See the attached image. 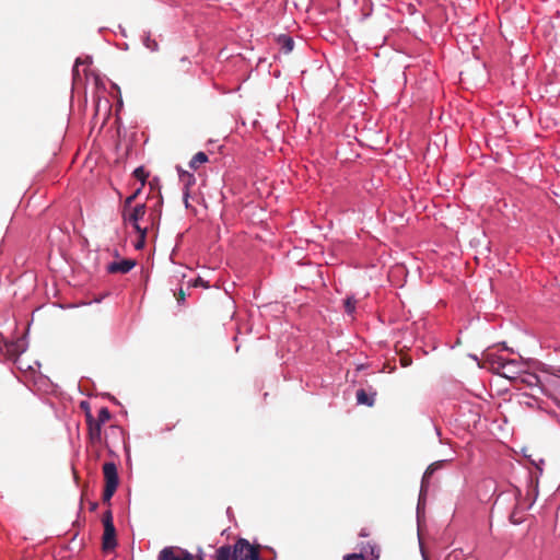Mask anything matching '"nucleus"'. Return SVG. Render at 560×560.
Listing matches in <instances>:
<instances>
[{
  "label": "nucleus",
  "mask_w": 560,
  "mask_h": 560,
  "mask_svg": "<svg viewBox=\"0 0 560 560\" xmlns=\"http://www.w3.org/2000/svg\"><path fill=\"white\" fill-rule=\"evenodd\" d=\"M214 560H260L258 545H252L246 538H237L233 544H224L215 549Z\"/></svg>",
  "instance_id": "obj_1"
},
{
  "label": "nucleus",
  "mask_w": 560,
  "mask_h": 560,
  "mask_svg": "<svg viewBox=\"0 0 560 560\" xmlns=\"http://www.w3.org/2000/svg\"><path fill=\"white\" fill-rule=\"evenodd\" d=\"M486 361L489 362L490 370L509 378L512 376L508 372L514 373L512 368L517 365L515 360H508L494 353L487 354Z\"/></svg>",
  "instance_id": "obj_2"
},
{
  "label": "nucleus",
  "mask_w": 560,
  "mask_h": 560,
  "mask_svg": "<svg viewBox=\"0 0 560 560\" xmlns=\"http://www.w3.org/2000/svg\"><path fill=\"white\" fill-rule=\"evenodd\" d=\"M448 463L447 459H441V460H436L432 464H430L423 476H422V479H421V486H420V492H419V501H418V510L420 508V504L423 502H425V498H427V493H428V490H429V479L430 477L438 470L444 468V466Z\"/></svg>",
  "instance_id": "obj_3"
},
{
  "label": "nucleus",
  "mask_w": 560,
  "mask_h": 560,
  "mask_svg": "<svg viewBox=\"0 0 560 560\" xmlns=\"http://www.w3.org/2000/svg\"><path fill=\"white\" fill-rule=\"evenodd\" d=\"M158 560H195V556L184 548L167 546L159 552Z\"/></svg>",
  "instance_id": "obj_4"
},
{
  "label": "nucleus",
  "mask_w": 560,
  "mask_h": 560,
  "mask_svg": "<svg viewBox=\"0 0 560 560\" xmlns=\"http://www.w3.org/2000/svg\"><path fill=\"white\" fill-rule=\"evenodd\" d=\"M5 354L9 360L16 362L19 357L24 353L27 349L26 337L22 336L15 340H9L4 342Z\"/></svg>",
  "instance_id": "obj_5"
},
{
  "label": "nucleus",
  "mask_w": 560,
  "mask_h": 560,
  "mask_svg": "<svg viewBox=\"0 0 560 560\" xmlns=\"http://www.w3.org/2000/svg\"><path fill=\"white\" fill-rule=\"evenodd\" d=\"M147 212L145 203L136 205L133 208L129 210H121V219L124 224H130L131 226L139 224V221L142 220Z\"/></svg>",
  "instance_id": "obj_6"
},
{
  "label": "nucleus",
  "mask_w": 560,
  "mask_h": 560,
  "mask_svg": "<svg viewBox=\"0 0 560 560\" xmlns=\"http://www.w3.org/2000/svg\"><path fill=\"white\" fill-rule=\"evenodd\" d=\"M179 182L183 185V201L185 208H190L189 197H190V187L196 184V177L192 173L182 170L177 166Z\"/></svg>",
  "instance_id": "obj_7"
},
{
  "label": "nucleus",
  "mask_w": 560,
  "mask_h": 560,
  "mask_svg": "<svg viewBox=\"0 0 560 560\" xmlns=\"http://www.w3.org/2000/svg\"><path fill=\"white\" fill-rule=\"evenodd\" d=\"M137 266V260L132 258H124L118 261H112L106 266V271L109 275L121 273L126 275Z\"/></svg>",
  "instance_id": "obj_8"
},
{
  "label": "nucleus",
  "mask_w": 560,
  "mask_h": 560,
  "mask_svg": "<svg viewBox=\"0 0 560 560\" xmlns=\"http://www.w3.org/2000/svg\"><path fill=\"white\" fill-rule=\"evenodd\" d=\"M124 431L119 425H109L105 431L104 436V446L108 450L110 454H113L112 446L116 442L122 441Z\"/></svg>",
  "instance_id": "obj_9"
},
{
  "label": "nucleus",
  "mask_w": 560,
  "mask_h": 560,
  "mask_svg": "<svg viewBox=\"0 0 560 560\" xmlns=\"http://www.w3.org/2000/svg\"><path fill=\"white\" fill-rule=\"evenodd\" d=\"M103 474L105 486L117 489L119 485V477L116 464L114 462H106L103 465Z\"/></svg>",
  "instance_id": "obj_10"
},
{
  "label": "nucleus",
  "mask_w": 560,
  "mask_h": 560,
  "mask_svg": "<svg viewBox=\"0 0 560 560\" xmlns=\"http://www.w3.org/2000/svg\"><path fill=\"white\" fill-rule=\"evenodd\" d=\"M366 560H380L381 547L375 541L360 544V552Z\"/></svg>",
  "instance_id": "obj_11"
},
{
  "label": "nucleus",
  "mask_w": 560,
  "mask_h": 560,
  "mask_svg": "<svg viewBox=\"0 0 560 560\" xmlns=\"http://www.w3.org/2000/svg\"><path fill=\"white\" fill-rule=\"evenodd\" d=\"M377 393L376 389L372 386L369 387V389L360 388L357 390L355 397L357 402L359 405H365L368 407H372L375 404V397Z\"/></svg>",
  "instance_id": "obj_12"
},
{
  "label": "nucleus",
  "mask_w": 560,
  "mask_h": 560,
  "mask_svg": "<svg viewBox=\"0 0 560 560\" xmlns=\"http://www.w3.org/2000/svg\"><path fill=\"white\" fill-rule=\"evenodd\" d=\"M117 546L115 526L104 527L102 548L105 552L114 550Z\"/></svg>",
  "instance_id": "obj_13"
},
{
  "label": "nucleus",
  "mask_w": 560,
  "mask_h": 560,
  "mask_svg": "<svg viewBox=\"0 0 560 560\" xmlns=\"http://www.w3.org/2000/svg\"><path fill=\"white\" fill-rule=\"evenodd\" d=\"M88 425V435L89 440L92 444H103L104 439L102 438V427L100 423H95V419L91 421V423H86Z\"/></svg>",
  "instance_id": "obj_14"
},
{
  "label": "nucleus",
  "mask_w": 560,
  "mask_h": 560,
  "mask_svg": "<svg viewBox=\"0 0 560 560\" xmlns=\"http://www.w3.org/2000/svg\"><path fill=\"white\" fill-rule=\"evenodd\" d=\"M276 43L279 45L281 51L284 54H289L294 48V40L293 38L288 34H280L276 38Z\"/></svg>",
  "instance_id": "obj_15"
},
{
  "label": "nucleus",
  "mask_w": 560,
  "mask_h": 560,
  "mask_svg": "<svg viewBox=\"0 0 560 560\" xmlns=\"http://www.w3.org/2000/svg\"><path fill=\"white\" fill-rule=\"evenodd\" d=\"M141 42L143 46L150 51L155 52L159 50V43L155 38L152 37L150 31L143 32V34L141 35Z\"/></svg>",
  "instance_id": "obj_16"
},
{
  "label": "nucleus",
  "mask_w": 560,
  "mask_h": 560,
  "mask_svg": "<svg viewBox=\"0 0 560 560\" xmlns=\"http://www.w3.org/2000/svg\"><path fill=\"white\" fill-rule=\"evenodd\" d=\"M149 175L150 173L144 168L143 165H140L138 166L137 168H135V171L132 172V176L139 180L141 183V189L144 187L148 178H149Z\"/></svg>",
  "instance_id": "obj_17"
},
{
  "label": "nucleus",
  "mask_w": 560,
  "mask_h": 560,
  "mask_svg": "<svg viewBox=\"0 0 560 560\" xmlns=\"http://www.w3.org/2000/svg\"><path fill=\"white\" fill-rule=\"evenodd\" d=\"M208 155L203 151H199L189 161V167L197 170L200 164L208 162Z\"/></svg>",
  "instance_id": "obj_18"
},
{
  "label": "nucleus",
  "mask_w": 560,
  "mask_h": 560,
  "mask_svg": "<svg viewBox=\"0 0 560 560\" xmlns=\"http://www.w3.org/2000/svg\"><path fill=\"white\" fill-rule=\"evenodd\" d=\"M163 198L161 191H159V199L154 205L152 212L150 213V218L152 220V224H154L155 220L160 221L162 213Z\"/></svg>",
  "instance_id": "obj_19"
},
{
  "label": "nucleus",
  "mask_w": 560,
  "mask_h": 560,
  "mask_svg": "<svg viewBox=\"0 0 560 560\" xmlns=\"http://www.w3.org/2000/svg\"><path fill=\"white\" fill-rule=\"evenodd\" d=\"M343 308L348 315H353L355 313L357 300L354 295H347V298L343 301Z\"/></svg>",
  "instance_id": "obj_20"
},
{
  "label": "nucleus",
  "mask_w": 560,
  "mask_h": 560,
  "mask_svg": "<svg viewBox=\"0 0 560 560\" xmlns=\"http://www.w3.org/2000/svg\"><path fill=\"white\" fill-rule=\"evenodd\" d=\"M112 418V413L107 407H102L98 411L97 418L95 419V423H100L103 425Z\"/></svg>",
  "instance_id": "obj_21"
},
{
  "label": "nucleus",
  "mask_w": 560,
  "mask_h": 560,
  "mask_svg": "<svg viewBox=\"0 0 560 560\" xmlns=\"http://www.w3.org/2000/svg\"><path fill=\"white\" fill-rule=\"evenodd\" d=\"M142 189L141 187L137 188L130 196H128L122 205V209L129 210L132 205V202L137 199V197L141 194Z\"/></svg>",
  "instance_id": "obj_22"
},
{
  "label": "nucleus",
  "mask_w": 560,
  "mask_h": 560,
  "mask_svg": "<svg viewBox=\"0 0 560 560\" xmlns=\"http://www.w3.org/2000/svg\"><path fill=\"white\" fill-rule=\"evenodd\" d=\"M80 408L84 411L86 423H91V421H93V419H95V418L93 417V415L91 412L90 402L88 400H82L80 402Z\"/></svg>",
  "instance_id": "obj_23"
},
{
  "label": "nucleus",
  "mask_w": 560,
  "mask_h": 560,
  "mask_svg": "<svg viewBox=\"0 0 560 560\" xmlns=\"http://www.w3.org/2000/svg\"><path fill=\"white\" fill-rule=\"evenodd\" d=\"M116 488L104 486L103 494H102V501L104 503H110L112 498L114 497L116 492Z\"/></svg>",
  "instance_id": "obj_24"
},
{
  "label": "nucleus",
  "mask_w": 560,
  "mask_h": 560,
  "mask_svg": "<svg viewBox=\"0 0 560 560\" xmlns=\"http://www.w3.org/2000/svg\"><path fill=\"white\" fill-rule=\"evenodd\" d=\"M102 523L104 527L115 526L112 510L108 509L103 513Z\"/></svg>",
  "instance_id": "obj_25"
},
{
  "label": "nucleus",
  "mask_w": 560,
  "mask_h": 560,
  "mask_svg": "<svg viewBox=\"0 0 560 560\" xmlns=\"http://www.w3.org/2000/svg\"><path fill=\"white\" fill-rule=\"evenodd\" d=\"M189 293L184 290L182 287L178 289L177 292L174 293L176 300H177V303L178 305H184L185 301H186V296L188 295Z\"/></svg>",
  "instance_id": "obj_26"
},
{
  "label": "nucleus",
  "mask_w": 560,
  "mask_h": 560,
  "mask_svg": "<svg viewBox=\"0 0 560 560\" xmlns=\"http://www.w3.org/2000/svg\"><path fill=\"white\" fill-rule=\"evenodd\" d=\"M491 352H483V361L482 363L479 361V358L477 354H469V358L472 359L474 361H476L478 363V365L480 368H489V362L486 361V355L487 354H490Z\"/></svg>",
  "instance_id": "obj_27"
},
{
  "label": "nucleus",
  "mask_w": 560,
  "mask_h": 560,
  "mask_svg": "<svg viewBox=\"0 0 560 560\" xmlns=\"http://www.w3.org/2000/svg\"><path fill=\"white\" fill-rule=\"evenodd\" d=\"M190 287H203V288H209V284L207 281H205L201 277H198L196 278L192 282H189V285L187 288V290L190 288Z\"/></svg>",
  "instance_id": "obj_28"
},
{
  "label": "nucleus",
  "mask_w": 560,
  "mask_h": 560,
  "mask_svg": "<svg viewBox=\"0 0 560 560\" xmlns=\"http://www.w3.org/2000/svg\"><path fill=\"white\" fill-rule=\"evenodd\" d=\"M523 382L532 386L538 384L540 380L536 374H528L525 378H523Z\"/></svg>",
  "instance_id": "obj_29"
},
{
  "label": "nucleus",
  "mask_w": 560,
  "mask_h": 560,
  "mask_svg": "<svg viewBox=\"0 0 560 560\" xmlns=\"http://www.w3.org/2000/svg\"><path fill=\"white\" fill-rule=\"evenodd\" d=\"M343 560H366L362 553L352 552L343 556Z\"/></svg>",
  "instance_id": "obj_30"
},
{
  "label": "nucleus",
  "mask_w": 560,
  "mask_h": 560,
  "mask_svg": "<svg viewBox=\"0 0 560 560\" xmlns=\"http://www.w3.org/2000/svg\"><path fill=\"white\" fill-rule=\"evenodd\" d=\"M132 228L139 236H144V238H147L148 228H142L140 224L133 225Z\"/></svg>",
  "instance_id": "obj_31"
},
{
  "label": "nucleus",
  "mask_w": 560,
  "mask_h": 560,
  "mask_svg": "<svg viewBox=\"0 0 560 560\" xmlns=\"http://www.w3.org/2000/svg\"><path fill=\"white\" fill-rule=\"evenodd\" d=\"M145 240L147 238H144V236H138V240L133 244L135 249H137V250L142 249L145 245Z\"/></svg>",
  "instance_id": "obj_32"
},
{
  "label": "nucleus",
  "mask_w": 560,
  "mask_h": 560,
  "mask_svg": "<svg viewBox=\"0 0 560 560\" xmlns=\"http://www.w3.org/2000/svg\"><path fill=\"white\" fill-rule=\"evenodd\" d=\"M149 186H150V189L153 190L155 188H158L160 190V178L159 177H153L150 182H149Z\"/></svg>",
  "instance_id": "obj_33"
},
{
  "label": "nucleus",
  "mask_w": 560,
  "mask_h": 560,
  "mask_svg": "<svg viewBox=\"0 0 560 560\" xmlns=\"http://www.w3.org/2000/svg\"><path fill=\"white\" fill-rule=\"evenodd\" d=\"M195 556V560H206V553L201 547L197 548V552Z\"/></svg>",
  "instance_id": "obj_34"
},
{
  "label": "nucleus",
  "mask_w": 560,
  "mask_h": 560,
  "mask_svg": "<svg viewBox=\"0 0 560 560\" xmlns=\"http://www.w3.org/2000/svg\"><path fill=\"white\" fill-rule=\"evenodd\" d=\"M517 509H518V508L516 506V508L514 509V511H513V512L511 513V515H510V520H511V522H512V523H514V524H520V523L522 522V520H521V518H516V517H517Z\"/></svg>",
  "instance_id": "obj_35"
},
{
  "label": "nucleus",
  "mask_w": 560,
  "mask_h": 560,
  "mask_svg": "<svg viewBox=\"0 0 560 560\" xmlns=\"http://www.w3.org/2000/svg\"><path fill=\"white\" fill-rule=\"evenodd\" d=\"M81 63H83V62H82V60H81V58H77V59H75V62H74V66H73V68H72V74H73V77L79 75L78 67H79V65H81Z\"/></svg>",
  "instance_id": "obj_36"
},
{
  "label": "nucleus",
  "mask_w": 560,
  "mask_h": 560,
  "mask_svg": "<svg viewBox=\"0 0 560 560\" xmlns=\"http://www.w3.org/2000/svg\"><path fill=\"white\" fill-rule=\"evenodd\" d=\"M98 508V503L96 501L90 502V511L95 512Z\"/></svg>",
  "instance_id": "obj_37"
},
{
  "label": "nucleus",
  "mask_w": 560,
  "mask_h": 560,
  "mask_svg": "<svg viewBox=\"0 0 560 560\" xmlns=\"http://www.w3.org/2000/svg\"><path fill=\"white\" fill-rule=\"evenodd\" d=\"M370 535L368 528H361L359 536L360 537H368Z\"/></svg>",
  "instance_id": "obj_38"
},
{
  "label": "nucleus",
  "mask_w": 560,
  "mask_h": 560,
  "mask_svg": "<svg viewBox=\"0 0 560 560\" xmlns=\"http://www.w3.org/2000/svg\"><path fill=\"white\" fill-rule=\"evenodd\" d=\"M106 398H108L112 402L116 404V405H119V401L116 399V397H114L113 395L110 394H106L105 395Z\"/></svg>",
  "instance_id": "obj_39"
},
{
  "label": "nucleus",
  "mask_w": 560,
  "mask_h": 560,
  "mask_svg": "<svg viewBox=\"0 0 560 560\" xmlns=\"http://www.w3.org/2000/svg\"><path fill=\"white\" fill-rule=\"evenodd\" d=\"M421 555H422V558L423 560H429L427 553L424 552L423 548L421 547Z\"/></svg>",
  "instance_id": "obj_40"
},
{
  "label": "nucleus",
  "mask_w": 560,
  "mask_h": 560,
  "mask_svg": "<svg viewBox=\"0 0 560 560\" xmlns=\"http://www.w3.org/2000/svg\"><path fill=\"white\" fill-rule=\"evenodd\" d=\"M401 364L402 366H407L410 364V361H407V360H401Z\"/></svg>",
  "instance_id": "obj_41"
},
{
  "label": "nucleus",
  "mask_w": 560,
  "mask_h": 560,
  "mask_svg": "<svg viewBox=\"0 0 560 560\" xmlns=\"http://www.w3.org/2000/svg\"><path fill=\"white\" fill-rule=\"evenodd\" d=\"M532 465H535L540 471H541V468L538 466V464H536L535 460H530Z\"/></svg>",
  "instance_id": "obj_42"
},
{
  "label": "nucleus",
  "mask_w": 560,
  "mask_h": 560,
  "mask_svg": "<svg viewBox=\"0 0 560 560\" xmlns=\"http://www.w3.org/2000/svg\"><path fill=\"white\" fill-rule=\"evenodd\" d=\"M114 255H115V257H119V253H118V250H115V254H114Z\"/></svg>",
  "instance_id": "obj_43"
}]
</instances>
